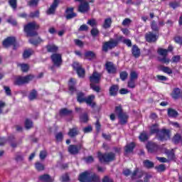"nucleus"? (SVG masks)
I'll return each mask as SVG.
<instances>
[{
  "instance_id": "f257e3e1",
  "label": "nucleus",
  "mask_w": 182,
  "mask_h": 182,
  "mask_svg": "<svg viewBox=\"0 0 182 182\" xmlns=\"http://www.w3.org/2000/svg\"><path fill=\"white\" fill-rule=\"evenodd\" d=\"M122 41H123V36H118L117 39L110 38L109 41L103 43L102 52L107 53L109 50L114 49V48L119 45V42H122Z\"/></svg>"
},
{
  "instance_id": "f03ea898",
  "label": "nucleus",
  "mask_w": 182,
  "mask_h": 182,
  "mask_svg": "<svg viewBox=\"0 0 182 182\" xmlns=\"http://www.w3.org/2000/svg\"><path fill=\"white\" fill-rule=\"evenodd\" d=\"M39 26L36 22H31L24 26V32H26L28 36H36L38 32L36 29H38Z\"/></svg>"
},
{
  "instance_id": "7ed1b4c3",
  "label": "nucleus",
  "mask_w": 182,
  "mask_h": 182,
  "mask_svg": "<svg viewBox=\"0 0 182 182\" xmlns=\"http://www.w3.org/2000/svg\"><path fill=\"white\" fill-rule=\"evenodd\" d=\"M98 159L101 163H109L116 159V154L112 152L102 154L98 152Z\"/></svg>"
},
{
  "instance_id": "20e7f679",
  "label": "nucleus",
  "mask_w": 182,
  "mask_h": 182,
  "mask_svg": "<svg viewBox=\"0 0 182 182\" xmlns=\"http://www.w3.org/2000/svg\"><path fill=\"white\" fill-rule=\"evenodd\" d=\"M51 60L53 62V66L50 67L51 70H55V68H60L63 60H62V55L59 53H53L51 55Z\"/></svg>"
},
{
  "instance_id": "39448f33",
  "label": "nucleus",
  "mask_w": 182,
  "mask_h": 182,
  "mask_svg": "<svg viewBox=\"0 0 182 182\" xmlns=\"http://www.w3.org/2000/svg\"><path fill=\"white\" fill-rule=\"evenodd\" d=\"M115 113L118 114L119 123L121 124H126L127 123V114H126V113H123L120 105L115 107Z\"/></svg>"
},
{
  "instance_id": "423d86ee",
  "label": "nucleus",
  "mask_w": 182,
  "mask_h": 182,
  "mask_svg": "<svg viewBox=\"0 0 182 182\" xmlns=\"http://www.w3.org/2000/svg\"><path fill=\"white\" fill-rule=\"evenodd\" d=\"M33 79V75H29L25 77H18L15 82L14 84L17 85L18 86H21L22 85H26V83H29L31 80Z\"/></svg>"
},
{
  "instance_id": "0eeeda50",
  "label": "nucleus",
  "mask_w": 182,
  "mask_h": 182,
  "mask_svg": "<svg viewBox=\"0 0 182 182\" xmlns=\"http://www.w3.org/2000/svg\"><path fill=\"white\" fill-rule=\"evenodd\" d=\"M76 2H80V4L78 7V12H81V14H85L90 9V6H89V2L84 1V0H75Z\"/></svg>"
},
{
  "instance_id": "6e6552de",
  "label": "nucleus",
  "mask_w": 182,
  "mask_h": 182,
  "mask_svg": "<svg viewBox=\"0 0 182 182\" xmlns=\"http://www.w3.org/2000/svg\"><path fill=\"white\" fill-rule=\"evenodd\" d=\"M157 137L161 140V141H164V140H168L170 139V130L168 129H161L156 134Z\"/></svg>"
},
{
  "instance_id": "1a4fd4ad",
  "label": "nucleus",
  "mask_w": 182,
  "mask_h": 182,
  "mask_svg": "<svg viewBox=\"0 0 182 182\" xmlns=\"http://www.w3.org/2000/svg\"><path fill=\"white\" fill-rule=\"evenodd\" d=\"M73 68L76 70L79 77H85V69L82 68V65L79 63H73Z\"/></svg>"
},
{
  "instance_id": "9d476101",
  "label": "nucleus",
  "mask_w": 182,
  "mask_h": 182,
  "mask_svg": "<svg viewBox=\"0 0 182 182\" xmlns=\"http://www.w3.org/2000/svg\"><path fill=\"white\" fill-rule=\"evenodd\" d=\"M105 69L108 73L112 75H114V73L117 72V68H116V65L110 61H107L105 63Z\"/></svg>"
},
{
  "instance_id": "9b49d317",
  "label": "nucleus",
  "mask_w": 182,
  "mask_h": 182,
  "mask_svg": "<svg viewBox=\"0 0 182 182\" xmlns=\"http://www.w3.org/2000/svg\"><path fill=\"white\" fill-rule=\"evenodd\" d=\"M100 79H102V75L96 71H94L92 75L90 77V82L92 84H97L100 83Z\"/></svg>"
},
{
  "instance_id": "f8f14e48",
  "label": "nucleus",
  "mask_w": 182,
  "mask_h": 182,
  "mask_svg": "<svg viewBox=\"0 0 182 182\" xmlns=\"http://www.w3.org/2000/svg\"><path fill=\"white\" fill-rule=\"evenodd\" d=\"M16 45V38L15 37H8L3 41V46L4 48H8L9 46H15Z\"/></svg>"
},
{
  "instance_id": "ddd939ff",
  "label": "nucleus",
  "mask_w": 182,
  "mask_h": 182,
  "mask_svg": "<svg viewBox=\"0 0 182 182\" xmlns=\"http://www.w3.org/2000/svg\"><path fill=\"white\" fill-rule=\"evenodd\" d=\"M82 149V144L79 145H70L68 146V152L70 154H78L79 151Z\"/></svg>"
},
{
  "instance_id": "4468645a",
  "label": "nucleus",
  "mask_w": 182,
  "mask_h": 182,
  "mask_svg": "<svg viewBox=\"0 0 182 182\" xmlns=\"http://www.w3.org/2000/svg\"><path fill=\"white\" fill-rule=\"evenodd\" d=\"M78 180L80 182H90V171H85L80 173Z\"/></svg>"
},
{
  "instance_id": "2eb2a0df",
  "label": "nucleus",
  "mask_w": 182,
  "mask_h": 182,
  "mask_svg": "<svg viewBox=\"0 0 182 182\" xmlns=\"http://www.w3.org/2000/svg\"><path fill=\"white\" fill-rule=\"evenodd\" d=\"M146 149L149 153H154V151H157V150H159V145L154 142H148L146 144Z\"/></svg>"
},
{
  "instance_id": "dca6fc26",
  "label": "nucleus",
  "mask_w": 182,
  "mask_h": 182,
  "mask_svg": "<svg viewBox=\"0 0 182 182\" xmlns=\"http://www.w3.org/2000/svg\"><path fill=\"white\" fill-rule=\"evenodd\" d=\"M145 38L146 41L150 43L151 42H156V41L158 39V37L156 34L151 32H149L146 33Z\"/></svg>"
},
{
  "instance_id": "f3484780",
  "label": "nucleus",
  "mask_w": 182,
  "mask_h": 182,
  "mask_svg": "<svg viewBox=\"0 0 182 182\" xmlns=\"http://www.w3.org/2000/svg\"><path fill=\"white\" fill-rule=\"evenodd\" d=\"M59 5V0H54L53 3L51 4L50 8L48 9L47 14L48 15H51V14H55V11H56V8Z\"/></svg>"
},
{
  "instance_id": "a211bd4d",
  "label": "nucleus",
  "mask_w": 182,
  "mask_h": 182,
  "mask_svg": "<svg viewBox=\"0 0 182 182\" xmlns=\"http://www.w3.org/2000/svg\"><path fill=\"white\" fill-rule=\"evenodd\" d=\"M131 177L132 180H136V178H141V177H143V171H139V168H136L132 172Z\"/></svg>"
},
{
  "instance_id": "6ab92c4d",
  "label": "nucleus",
  "mask_w": 182,
  "mask_h": 182,
  "mask_svg": "<svg viewBox=\"0 0 182 182\" xmlns=\"http://www.w3.org/2000/svg\"><path fill=\"white\" fill-rule=\"evenodd\" d=\"M79 128L77 127H73V128L70 129L68 134L70 137H76L79 134Z\"/></svg>"
},
{
  "instance_id": "aec40b11",
  "label": "nucleus",
  "mask_w": 182,
  "mask_h": 182,
  "mask_svg": "<svg viewBox=\"0 0 182 182\" xmlns=\"http://www.w3.org/2000/svg\"><path fill=\"white\" fill-rule=\"evenodd\" d=\"M67 15L65 16L66 19H73V18H76V13H73V8H68L65 11Z\"/></svg>"
},
{
  "instance_id": "412c9836",
  "label": "nucleus",
  "mask_w": 182,
  "mask_h": 182,
  "mask_svg": "<svg viewBox=\"0 0 182 182\" xmlns=\"http://www.w3.org/2000/svg\"><path fill=\"white\" fill-rule=\"evenodd\" d=\"M132 53L134 58H140V48L136 45H134L132 48Z\"/></svg>"
},
{
  "instance_id": "4be33fe9",
  "label": "nucleus",
  "mask_w": 182,
  "mask_h": 182,
  "mask_svg": "<svg viewBox=\"0 0 182 182\" xmlns=\"http://www.w3.org/2000/svg\"><path fill=\"white\" fill-rule=\"evenodd\" d=\"M93 100H95V95H90L87 98L85 97L84 102L89 106H91V107H95L96 104L93 102Z\"/></svg>"
},
{
  "instance_id": "5701e85b",
  "label": "nucleus",
  "mask_w": 182,
  "mask_h": 182,
  "mask_svg": "<svg viewBox=\"0 0 182 182\" xmlns=\"http://www.w3.org/2000/svg\"><path fill=\"white\" fill-rule=\"evenodd\" d=\"M75 85H76V80L73 78H70L68 83V86L69 90L71 93L76 92V87H75Z\"/></svg>"
},
{
  "instance_id": "b1692460",
  "label": "nucleus",
  "mask_w": 182,
  "mask_h": 182,
  "mask_svg": "<svg viewBox=\"0 0 182 182\" xmlns=\"http://www.w3.org/2000/svg\"><path fill=\"white\" fill-rule=\"evenodd\" d=\"M171 96L173 99H175V100L179 99L180 96H181V90H180L179 88L173 89Z\"/></svg>"
},
{
  "instance_id": "393cba45",
  "label": "nucleus",
  "mask_w": 182,
  "mask_h": 182,
  "mask_svg": "<svg viewBox=\"0 0 182 182\" xmlns=\"http://www.w3.org/2000/svg\"><path fill=\"white\" fill-rule=\"evenodd\" d=\"M119 92V85H114L109 87V95L111 96H116Z\"/></svg>"
},
{
  "instance_id": "a878e982",
  "label": "nucleus",
  "mask_w": 182,
  "mask_h": 182,
  "mask_svg": "<svg viewBox=\"0 0 182 182\" xmlns=\"http://www.w3.org/2000/svg\"><path fill=\"white\" fill-rule=\"evenodd\" d=\"M135 144L134 142H132L129 144H127V146L124 148L125 152L126 153H132L133 152V150H134V147H135Z\"/></svg>"
},
{
  "instance_id": "bb28decb",
  "label": "nucleus",
  "mask_w": 182,
  "mask_h": 182,
  "mask_svg": "<svg viewBox=\"0 0 182 182\" xmlns=\"http://www.w3.org/2000/svg\"><path fill=\"white\" fill-rule=\"evenodd\" d=\"M110 26H112V18H105L102 28H104V29H109Z\"/></svg>"
},
{
  "instance_id": "cd10ccee",
  "label": "nucleus",
  "mask_w": 182,
  "mask_h": 182,
  "mask_svg": "<svg viewBox=\"0 0 182 182\" xmlns=\"http://www.w3.org/2000/svg\"><path fill=\"white\" fill-rule=\"evenodd\" d=\"M159 132H160L159 130V124H153L151 127H150V133L151 134H158Z\"/></svg>"
},
{
  "instance_id": "c85d7f7f",
  "label": "nucleus",
  "mask_w": 182,
  "mask_h": 182,
  "mask_svg": "<svg viewBox=\"0 0 182 182\" xmlns=\"http://www.w3.org/2000/svg\"><path fill=\"white\" fill-rule=\"evenodd\" d=\"M41 181L43 182H52L53 180L50 178V176L48 175V174H44L43 176H41L39 177Z\"/></svg>"
},
{
  "instance_id": "c756f323",
  "label": "nucleus",
  "mask_w": 182,
  "mask_h": 182,
  "mask_svg": "<svg viewBox=\"0 0 182 182\" xmlns=\"http://www.w3.org/2000/svg\"><path fill=\"white\" fill-rule=\"evenodd\" d=\"M90 182H100V178L96 173H92V172H90Z\"/></svg>"
},
{
  "instance_id": "7c9ffc66",
  "label": "nucleus",
  "mask_w": 182,
  "mask_h": 182,
  "mask_svg": "<svg viewBox=\"0 0 182 182\" xmlns=\"http://www.w3.org/2000/svg\"><path fill=\"white\" fill-rule=\"evenodd\" d=\"M168 115L169 117H177L178 116V112L176 109L169 108L168 109Z\"/></svg>"
},
{
  "instance_id": "2f4dec72",
  "label": "nucleus",
  "mask_w": 182,
  "mask_h": 182,
  "mask_svg": "<svg viewBox=\"0 0 182 182\" xmlns=\"http://www.w3.org/2000/svg\"><path fill=\"white\" fill-rule=\"evenodd\" d=\"M46 49L50 53H54L55 52H58V46L55 45H48L46 46Z\"/></svg>"
},
{
  "instance_id": "473e14b6",
  "label": "nucleus",
  "mask_w": 182,
  "mask_h": 182,
  "mask_svg": "<svg viewBox=\"0 0 182 182\" xmlns=\"http://www.w3.org/2000/svg\"><path fill=\"white\" fill-rule=\"evenodd\" d=\"M85 94L83 92H78L77 94V100L79 102V103H83L85 100Z\"/></svg>"
},
{
  "instance_id": "72a5a7b5",
  "label": "nucleus",
  "mask_w": 182,
  "mask_h": 182,
  "mask_svg": "<svg viewBox=\"0 0 182 182\" xmlns=\"http://www.w3.org/2000/svg\"><path fill=\"white\" fill-rule=\"evenodd\" d=\"M36 97H38V92H36L35 90H33L28 95V99L29 100H35Z\"/></svg>"
},
{
  "instance_id": "f704fd0d",
  "label": "nucleus",
  "mask_w": 182,
  "mask_h": 182,
  "mask_svg": "<svg viewBox=\"0 0 182 182\" xmlns=\"http://www.w3.org/2000/svg\"><path fill=\"white\" fill-rule=\"evenodd\" d=\"M144 166L146 168H153V167H154V163L151 162L149 160H145L144 161Z\"/></svg>"
},
{
  "instance_id": "c9c22d12",
  "label": "nucleus",
  "mask_w": 182,
  "mask_h": 182,
  "mask_svg": "<svg viewBox=\"0 0 182 182\" xmlns=\"http://www.w3.org/2000/svg\"><path fill=\"white\" fill-rule=\"evenodd\" d=\"M80 121L81 123H87L89 122V116H87V114H83L80 117Z\"/></svg>"
},
{
  "instance_id": "e433bc0d",
  "label": "nucleus",
  "mask_w": 182,
  "mask_h": 182,
  "mask_svg": "<svg viewBox=\"0 0 182 182\" xmlns=\"http://www.w3.org/2000/svg\"><path fill=\"white\" fill-rule=\"evenodd\" d=\"M95 56L96 54L93 51H87L85 53L86 59H93Z\"/></svg>"
},
{
  "instance_id": "4c0bfd02",
  "label": "nucleus",
  "mask_w": 182,
  "mask_h": 182,
  "mask_svg": "<svg viewBox=\"0 0 182 182\" xmlns=\"http://www.w3.org/2000/svg\"><path fill=\"white\" fill-rule=\"evenodd\" d=\"M41 38H38L37 39L31 38L29 39V43H31V45H38V43H41Z\"/></svg>"
},
{
  "instance_id": "58836bf2",
  "label": "nucleus",
  "mask_w": 182,
  "mask_h": 182,
  "mask_svg": "<svg viewBox=\"0 0 182 182\" xmlns=\"http://www.w3.org/2000/svg\"><path fill=\"white\" fill-rule=\"evenodd\" d=\"M151 28L152 31L154 32H159L160 27L157 25V23H156L154 21H153L151 23Z\"/></svg>"
},
{
  "instance_id": "ea45409f",
  "label": "nucleus",
  "mask_w": 182,
  "mask_h": 182,
  "mask_svg": "<svg viewBox=\"0 0 182 182\" xmlns=\"http://www.w3.org/2000/svg\"><path fill=\"white\" fill-rule=\"evenodd\" d=\"M138 77H139V75L137 74V73L136 71L131 72L129 80L136 81V80H137Z\"/></svg>"
},
{
  "instance_id": "a19ab883",
  "label": "nucleus",
  "mask_w": 182,
  "mask_h": 182,
  "mask_svg": "<svg viewBox=\"0 0 182 182\" xmlns=\"http://www.w3.org/2000/svg\"><path fill=\"white\" fill-rule=\"evenodd\" d=\"M156 170L158 173H163V171H166V165L160 164L159 166H155Z\"/></svg>"
},
{
  "instance_id": "79ce46f5",
  "label": "nucleus",
  "mask_w": 182,
  "mask_h": 182,
  "mask_svg": "<svg viewBox=\"0 0 182 182\" xmlns=\"http://www.w3.org/2000/svg\"><path fill=\"white\" fill-rule=\"evenodd\" d=\"M139 137L141 141H146V140L149 139V136L146 132L141 133Z\"/></svg>"
},
{
  "instance_id": "37998d69",
  "label": "nucleus",
  "mask_w": 182,
  "mask_h": 182,
  "mask_svg": "<svg viewBox=\"0 0 182 182\" xmlns=\"http://www.w3.org/2000/svg\"><path fill=\"white\" fill-rule=\"evenodd\" d=\"M70 113H72V111L66 108H64L60 111V116H68V114H70Z\"/></svg>"
},
{
  "instance_id": "c03bdc74",
  "label": "nucleus",
  "mask_w": 182,
  "mask_h": 182,
  "mask_svg": "<svg viewBox=\"0 0 182 182\" xmlns=\"http://www.w3.org/2000/svg\"><path fill=\"white\" fill-rule=\"evenodd\" d=\"M181 140V136H180V134H176L173 139L172 141L175 144H178V143H180V141Z\"/></svg>"
},
{
  "instance_id": "a18cd8bd",
  "label": "nucleus",
  "mask_w": 182,
  "mask_h": 182,
  "mask_svg": "<svg viewBox=\"0 0 182 182\" xmlns=\"http://www.w3.org/2000/svg\"><path fill=\"white\" fill-rule=\"evenodd\" d=\"M18 68H21L22 72H28L29 70V65L28 64H18Z\"/></svg>"
},
{
  "instance_id": "49530a36",
  "label": "nucleus",
  "mask_w": 182,
  "mask_h": 182,
  "mask_svg": "<svg viewBox=\"0 0 182 182\" xmlns=\"http://www.w3.org/2000/svg\"><path fill=\"white\" fill-rule=\"evenodd\" d=\"M87 23V25H90V26H92V28H95V26H97V21H96V19H95V18L88 20Z\"/></svg>"
},
{
  "instance_id": "de8ad7c7",
  "label": "nucleus",
  "mask_w": 182,
  "mask_h": 182,
  "mask_svg": "<svg viewBox=\"0 0 182 182\" xmlns=\"http://www.w3.org/2000/svg\"><path fill=\"white\" fill-rule=\"evenodd\" d=\"M39 0H30L28 1V6L31 7L38 6Z\"/></svg>"
},
{
  "instance_id": "09e8293b",
  "label": "nucleus",
  "mask_w": 182,
  "mask_h": 182,
  "mask_svg": "<svg viewBox=\"0 0 182 182\" xmlns=\"http://www.w3.org/2000/svg\"><path fill=\"white\" fill-rule=\"evenodd\" d=\"M32 53H33V51L31 49L25 50L23 54V58H24V59H27V58H29V56H31Z\"/></svg>"
},
{
  "instance_id": "8fccbe9b",
  "label": "nucleus",
  "mask_w": 182,
  "mask_h": 182,
  "mask_svg": "<svg viewBox=\"0 0 182 182\" xmlns=\"http://www.w3.org/2000/svg\"><path fill=\"white\" fill-rule=\"evenodd\" d=\"M90 86L91 89H92V90H94V92H97V93L100 92V87L99 85H96L93 83H90Z\"/></svg>"
},
{
  "instance_id": "3c124183",
  "label": "nucleus",
  "mask_w": 182,
  "mask_h": 182,
  "mask_svg": "<svg viewBox=\"0 0 182 182\" xmlns=\"http://www.w3.org/2000/svg\"><path fill=\"white\" fill-rule=\"evenodd\" d=\"M36 168L38 171H43L45 170V166L40 162L36 163Z\"/></svg>"
},
{
  "instance_id": "603ef678",
  "label": "nucleus",
  "mask_w": 182,
  "mask_h": 182,
  "mask_svg": "<svg viewBox=\"0 0 182 182\" xmlns=\"http://www.w3.org/2000/svg\"><path fill=\"white\" fill-rule=\"evenodd\" d=\"M128 76H129V74L126 71H122L119 74V77L123 81L126 80V79H127Z\"/></svg>"
},
{
  "instance_id": "864d4df0",
  "label": "nucleus",
  "mask_w": 182,
  "mask_h": 182,
  "mask_svg": "<svg viewBox=\"0 0 182 182\" xmlns=\"http://www.w3.org/2000/svg\"><path fill=\"white\" fill-rule=\"evenodd\" d=\"M161 70L164 73H167V75H171V73H173V70H171V68L168 67L164 66L161 68Z\"/></svg>"
},
{
  "instance_id": "5fc2aeb1",
  "label": "nucleus",
  "mask_w": 182,
  "mask_h": 182,
  "mask_svg": "<svg viewBox=\"0 0 182 182\" xmlns=\"http://www.w3.org/2000/svg\"><path fill=\"white\" fill-rule=\"evenodd\" d=\"M158 53L161 56H164V57L167 56L168 50H167V49L159 48Z\"/></svg>"
},
{
  "instance_id": "6e6d98bb",
  "label": "nucleus",
  "mask_w": 182,
  "mask_h": 182,
  "mask_svg": "<svg viewBox=\"0 0 182 182\" xmlns=\"http://www.w3.org/2000/svg\"><path fill=\"white\" fill-rule=\"evenodd\" d=\"M127 87H129V89H134V87H136V81L129 80L127 82Z\"/></svg>"
},
{
  "instance_id": "4d7b16f0",
  "label": "nucleus",
  "mask_w": 182,
  "mask_h": 182,
  "mask_svg": "<svg viewBox=\"0 0 182 182\" xmlns=\"http://www.w3.org/2000/svg\"><path fill=\"white\" fill-rule=\"evenodd\" d=\"M90 33L92 35V36H93L94 38H95V36H97L98 34L100 33L99 29H97V28L94 27L92 28V29L90 31Z\"/></svg>"
},
{
  "instance_id": "13d9d810",
  "label": "nucleus",
  "mask_w": 182,
  "mask_h": 182,
  "mask_svg": "<svg viewBox=\"0 0 182 182\" xmlns=\"http://www.w3.org/2000/svg\"><path fill=\"white\" fill-rule=\"evenodd\" d=\"M84 160L87 164H90L91 163H93L95 161V159H93V156H92L85 157Z\"/></svg>"
},
{
  "instance_id": "bf43d9fd",
  "label": "nucleus",
  "mask_w": 182,
  "mask_h": 182,
  "mask_svg": "<svg viewBox=\"0 0 182 182\" xmlns=\"http://www.w3.org/2000/svg\"><path fill=\"white\" fill-rule=\"evenodd\" d=\"M25 126L26 129H31L32 126H33V123L31 121V119H26Z\"/></svg>"
},
{
  "instance_id": "052dcab7",
  "label": "nucleus",
  "mask_w": 182,
  "mask_h": 182,
  "mask_svg": "<svg viewBox=\"0 0 182 182\" xmlns=\"http://www.w3.org/2000/svg\"><path fill=\"white\" fill-rule=\"evenodd\" d=\"M55 139L57 141H62V140L63 139V134H62V132H58L55 135Z\"/></svg>"
},
{
  "instance_id": "680f3d73",
  "label": "nucleus",
  "mask_w": 182,
  "mask_h": 182,
  "mask_svg": "<svg viewBox=\"0 0 182 182\" xmlns=\"http://www.w3.org/2000/svg\"><path fill=\"white\" fill-rule=\"evenodd\" d=\"M7 22L9 23H11V25H13L14 26H16V20L14 19V18L12 17H9L8 19H7Z\"/></svg>"
},
{
  "instance_id": "e2e57ef3",
  "label": "nucleus",
  "mask_w": 182,
  "mask_h": 182,
  "mask_svg": "<svg viewBox=\"0 0 182 182\" xmlns=\"http://www.w3.org/2000/svg\"><path fill=\"white\" fill-rule=\"evenodd\" d=\"M48 155V153L46 151H41L40 152V159L41 160H45L46 159V156Z\"/></svg>"
},
{
  "instance_id": "0e129e2a",
  "label": "nucleus",
  "mask_w": 182,
  "mask_h": 182,
  "mask_svg": "<svg viewBox=\"0 0 182 182\" xmlns=\"http://www.w3.org/2000/svg\"><path fill=\"white\" fill-rule=\"evenodd\" d=\"M30 18H39V11L30 13Z\"/></svg>"
},
{
  "instance_id": "69168bd1",
  "label": "nucleus",
  "mask_w": 182,
  "mask_h": 182,
  "mask_svg": "<svg viewBox=\"0 0 182 182\" xmlns=\"http://www.w3.org/2000/svg\"><path fill=\"white\" fill-rule=\"evenodd\" d=\"M9 2L13 9H16V0H9Z\"/></svg>"
},
{
  "instance_id": "338daca9",
  "label": "nucleus",
  "mask_w": 182,
  "mask_h": 182,
  "mask_svg": "<svg viewBox=\"0 0 182 182\" xmlns=\"http://www.w3.org/2000/svg\"><path fill=\"white\" fill-rule=\"evenodd\" d=\"M92 130H93V129L91 126H88L82 129V132H84V133H90Z\"/></svg>"
},
{
  "instance_id": "774afa93",
  "label": "nucleus",
  "mask_w": 182,
  "mask_h": 182,
  "mask_svg": "<svg viewBox=\"0 0 182 182\" xmlns=\"http://www.w3.org/2000/svg\"><path fill=\"white\" fill-rule=\"evenodd\" d=\"M61 180L63 182L69 181V175L68 173H65L61 176Z\"/></svg>"
}]
</instances>
